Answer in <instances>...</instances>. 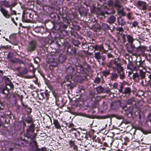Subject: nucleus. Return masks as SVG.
I'll return each mask as SVG.
<instances>
[{"instance_id":"nucleus-1","label":"nucleus","mask_w":151,"mask_h":151,"mask_svg":"<svg viewBox=\"0 0 151 151\" xmlns=\"http://www.w3.org/2000/svg\"><path fill=\"white\" fill-rule=\"evenodd\" d=\"M36 45V42L35 41H31L28 45L27 47V50L29 51H32L35 50Z\"/></svg>"},{"instance_id":"nucleus-2","label":"nucleus","mask_w":151,"mask_h":151,"mask_svg":"<svg viewBox=\"0 0 151 151\" xmlns=\"http://www.w3.org/2000/svg\"><path fill=\"white\" fill-rule=\"evenodd\" d=\"M113 64H114L116 66L115 68H114L117 69H119L120 70H122V68L120 64L118 63L116 61V60L113 61L111 60V62L110 63V65H109L108 67H112Z\"/></svg>"},{"instance_id":"nucleus-3","label":"nucleus","mask_w":151,"mask_h":151,"mask_svg":"<svg viewBox=\"0 0 151 151\" xmlns=\"http://www.w3.org/2000/svg\"><path fill=\"white\" fill-rule=\"evenodd\" d=\"M0 11L6 18L9 19L11 17V15L9 14L8 11L2 7H0Z\"/></svg>"},{"instance_id":"nucleus-4","label":"nucleus","mask_w":151,"mask_h":151,"mask_svg":"<svg viewBox=\"0 0 151 151\" xmlns=\"http://www.w3.org/2000/svg\"><path fill=\"white\" fill-rule=\"evenodd\" d=\"M137 5L140 7H142L143 10H145L146 8V2L142 1H138L137 2Z\"/></svg>"},{"instance_id":"nucleus-5","label":"nucleus","mask_w":151,"mask_h":151,"mask_svg":"<svg viewBox=\"0 0 151 151\" xmlns=\"http://www.w3.org/2000/svg\"><path fill=\"white\" fill-rule=\"evenodd\" d=\"M135 48V46L132 44H130L127 47V51L130 53H132Z\"/></svg>"},{"instance_id":"nucleus-6","label":"nucleus","mask_w":151,"mask_h":151,"mask_svg":"<svg viewBox=\"0 0 151 151\" xmlns=\"http://www.w3.org/2000/svg\"><path fill=\"white\" fill-rule=\"evenodd\" d=\"M4 80L6 85L9 86L10 88L13 87V84L9 78L5 77L4 78Z\"/></svg>"},{"instance_id":"nucleus-7","label":"nucleus","mask_w":151,"mask_h":151,"mask_svg":"<svg viewBox=\"0 0 151 151\" xmlns=\"http://www.w3.org/2000/svg\"><path fill=\"white\" fill-rule=\"evenodd\" d=\"M35 125L34 124H32L29 126V128L27 129V134H29V132H30L32 133L35 131Z\"/></svg>"},{"instance_id":"nucleus-8","label":"nucleus","mask_w":151,"mask_h":151,"mask_svg":"<svg viewBox=\"0 0 151 151\" xmlns=\"http://www.w3.org/2000/svg\"><path fill=\"white\" fill-rule=\"evenodd\" d=\"M117 22L119 25L122 26H123L126 24L125 20L121 17L118 18Z\"/></svg>"},{"instance_id":"nucleus-9","label":"nucleus","mask_w":151,"mask_h":151,"mask_svg":"<svg viewBox=\"0 0 151 151\" xmlns=\"http://www.w3.org/2000/svg\"><path fill=\"white\" fill-rule=\"evenodd\" d=\"M0 3L2 6H4L7 8H9L11 7L13 5L9 4V2L6 1H1Z\"/></svg>"},{"instance_id":"nucleus-10","label":"nucleus","mask_w":151,"mask_h":151,"mask_svg":"<svg viewBox=\"0 0 151 151\" xmlns=\"http://www.w3.org/2000/svg\"><path fill=\"white\" fill-rule=\"evenodd\" d=\"M126 36L127 39V41L130 44H132L134 41V39H133L132 37L129 35H127Z\"/></svg>"},{"instance_id":"nucleus-11","label":"nucleus","mask_w":151,"mask_h":151,"mask_svg":"<svg viewBox=\"0 0 151 151\" xmlns=\"http://www.w3.org/2000/svg\"><path fill=\"white\" fill-rule=\"evenodd\" d=\"M53 124L57 129H60L61 128L60 124H59L58 120L54 119L53 120Z\"/></svg>"},{"instance_id":"nucleus-12","label":"nucleus","mask_w":151,"mask_h":151,"mask_svg":"<svg viewBox=\"0 0 151 151\" xmlns=\"http://www.w3.org/2000/svg\"><path fill=\"white\" fill-rule=\"evenodd\" d=\"M115 17L112 16L109 18L107 20V22L109 23H113L115 21Z\"/></svg>"},{"instance_id":"nucleus-13","label":"nucleus","mask_w":151,"mask_h":151,"mask_svg":"<svg viewBox=\"0 0 151 151\" xmlns=\"http://www.w3.org/2000/svg\"><path fill=\"white\" fill-rule=\"evenodd\" d=\"M34 148L35 151H45L46 150L45 148H42L41 149H38L37 145V143L35 142V146Z\"/></svg>"},{"instance_id":"nucleus-14","label":"nucleus","mask_w":151,"mask_h":151,"mask_svg":"<svg viewBox=\"0 0 151 151\" xmlns=\"http://www.w3.org/2000/svg\"><path fill=\"white\" fill-rule=\"evenodd\" d=\"M94 48L95 49V50L97 51H100L102 50H103L104 49V48L103 47V45H96L94 47Z\"/></svg>"},{"instance_id":"nucleus-15","label":"nucleus","mask_w":151,"mask_h":151,"mask_svg":"<svg viewBox=\"0 0 151 151\" xmlns=\"http://www.w3.org/2000/svg\"><path fill=\"white\" fill-rule=\"evenodd\" d=\"M146 49V47L145 46H140L137 47L136 48L137 52H143Z\"/></svg>"},{"instance_id":"nucleus-16","label":"nucleus","mask_w":151,"mask_h":151,"mask_svg":"<svg viewBox=\"0 0 151 151\" xmlns=\"http://www.w3.org/2000/svg\"><path fill=\"white\" fill-rule=\"evenodd\" d=\"M134 65L135 67V70L139 69V68L142 67L141 64L140 62H136L135 65Z\"/></svg>"},{"instance_id":"nucleus-17","label":"nucleus","mask_w":151,"mask_h":151,"mask_svg":"<svg viewBox=\"0 0 151 151\" xmlns=\"http://www.w3.org/2000/svg\"><path fill=\"white\" fill-rule=\"evenodd\" d=\"M127 68L128 69H129L131 70H135V67L134 65H133L131 64H129L127 65Z\"/></svg>"},{"instance_id":"nucleus-18","label":"nucleus","mask_w":151,"mask_h":151,"mask_svg":"<svg viewBox=\"0 0 151 151\" xmlns=\"http://www.w3.org/2000/svg\"><path fill=\"white\" fill-rule=\"evenodd\" d=\"M96 90L99 93H101L104 92V88L101 86H99L96 88Z\"/></svg>"},{"instance_id":"nucleus-19","label":"nucleus","mask_w":151,"mask_h":151,"mask_svg":"<svg viewBox=\"0 0 151 151\" xmlns=\"http://www.w3.org/2000/svg\"><path fill=\"white\" fill-rule=\"evenodd\" d=\"M119 105V102H114L111 104V106L113 108L115 107V109Z\"/></svg>"},{"instance_id":"nucleus-20","label":"nucleus","mask_w":151,"mask_h":151,"mask_svg":"<svg viewBox=\"0 0 151 151\" xmlns=\"http://www.w3.org/2000/svg\"><path fill=\"white\" fill-rule=\"evenodd\" d=\"M102 27L104 29H109L110 28L106 24L102 23Z\"/></svg>"},{"instance_id":"nucleus-21","label":"nucleus","mask_w":151,"mask_h":151,"mask_svg":"<svg viewBox=\"0 0 151 151\" xmlns=\"http://www.w3.org/2000/svg\"><path fill=\"white\" fill-rule=\"evenodd\" d=\"M14 6V5H13L12 6L9 8L10 12H11V14H10V15H11V16L13 15H17V12L14 10H13L12 9V7H13Z\"/></svg>"},{"instance_id":"nucleus-22","label":"nucleus","mask_w":151,"mask_h":151,"mask_svg":"<svg viewBox=\"0 0 151 151\" xmlns=\"http://www.w3.org/2000/svg\"><path fill=\"white\" fill-rule=\"evenodd\" d=\"M102 73L104 76H106L110 74V71L107 70H103Z\"/></svg>"},{"instance_id":"nucleus-23","label":"nucleus","mask_w":151,"mask_h":151,"mask_svg":"<svg viewBox=\"0 0 151 151\" xmlns=\"http://www.w3.org/2000/svg\"><path fill=\"white\" fill-rule=\"evenodd\" d=\"M139 76L142 78H144L145 77V73L142 70H139Z\"/></svg>"},{"instance_id":"nucleus-24","label":"nucleus","mask_w":151,"mask_h":151,"mask_svg":"<svg viewBox=\"0 0 151 151\" xmlns=\"http://www.w3.org/2000/svg\"><path fill=\"white\" fill-rule=\"evenodd\" d=\"M118 77L117 74L116 73H112L111 78L112 80Z\"/></svg>"},{"instance_id":"nucleus-25","label":"nucleus","mask_w":151,"mask_h":151,"mask_svg":"<svg viewBox=\"0 0 151 151\" xmlns=\"http://www.w3.org/2000/svg\"><path fill=\"white\" fill-rule=\"evenodd\" d=\"M102 78V76H101L100 78L99 77H96L94 80V82L95 83H97L98 84L99 83H100L101 78Z\"/></svg>"},{"instance_id":"nucleus-26","label":"nucleus","mask_w":151,"mask_h":151,"mask_svg":"<svg viewBox=\"0 0 151 151\" xmlns=\"http://www.w3.org/2000/svg\"><path fill=\"white\" fill-rule=\"evenodd\" d=\"M131 92V89L129 88H125L124 93L126 94H129Z\"/></svg>"},{"instance_id":"nucleus-27","label":"nucleus","mask_w":151,"mask_h":151,"mask_svg":"<svg viewBox=\"0 0 151 151\" xmlns=\"http://www.w3.org/2000/svg\"><path fill=\"white\" fill-rule=\"evenodd\" d=\"M95 57L96 58L99 60L101 58L100 53L99 52L95 53Z\"/></svg>"},{"instance_id":"nucleus-28","label":"nucleus","mask_w":151,"mask_h":151,"mask_svg":"<svg viewBox=\"0 0 151 151\" xmlns=\"http://www.w3.org/2000/svg\"><path fill=\"white\" fill-rule=\"evenodd\" d=\"M118 13L119 15L122 16H124L125 15V13L122 9H120L119 10Z\"/></svg>"},{"instance_id":"nucleus-29","label":"nucleus","mask_w":151,"mask_h":151,"mask_svg":"<svg viewBox=\"0 0 151 151\" xmlns=\"http://www.w3.org/2000/svg\"><path fill=\"white\" fill-rule=\"evenodd\" d=\"M26 121L28 123H30L32 121V118L30 116H29L26 118Z\"/></svg>"},{"instance_id":"nucleus-30","label":"nucleus","mask_w":151,"mask_h":151,"mask_svg":"<svg viewBox=\"0 0 151 151\" xmlns=\"http://www.w3.org/2000/svg\"><path fill=\"white\" fill-rule=\"evenodd\" d=\"M134 100L133 98H131L129 99L127 101V104H132Z\"/></svg>"},{"instance_id":"nucleus-31","label":"nucleus","mask_w":151,"mask_h":151,"mask_svg":"<svg viewBox=\"0 0 151 151\" xmlns=\"http://www.w3.org/2000/svg\"><path fill=\"white\" fill-rule=\"evenodd\" d=\"M121 70V72L120 75V78L121 79H122L124 78L125 76L124 72L123 71H122V70Z\"/></svg>"},{"instance_id":"nucleus-32","label":"nucleus","mask_w":151,"mask_h":151,"mask_svg":"<svg viewBox=\"0 0 151 151\" xmlns=\"http://www.w3.org/2000/svg\"><path fill=\"white\" fill-rule=\"evenodd\" d=\"M114 5L116 7H120V5L119 3V2L117 0L115 1L114 3Z\"/></svg>"},{"instance_id":"nucleus-33","label":"nucleus","mask_w":151,"mask_h":151,"mask_svg":"<svg viewBox=\"0 0 151 151\" xmlns=\"http://www.w3.org/2000/svg\"><path fill=\"white\" fill-rule=\"evenodd\" d=\"M138 22L136 21H135L134 22L132 23V26L133 27H135L138 25Z\"/></svg>"},{"instance_id":"nucleus-34","label":"nucleus","mask_w":151,"mask_h":151,"mask_svg":"<svg viewBox=\"0 0 151 151\" xmlns=\"http://www.w3.org/2000/svg\"><path fill=\"white\" fill-rule=\"evenodd\" d=\"M142 132L145 134H147L150 133V131L147 130H142Z\"/></svg>"},{"instance_id":"nucleus-35","label":"nucleus","mask_w":151,"mask_h":151,"mask_svg":"<svg viewBox=\"0 0 151 151\" xmlns=\"http://www.w3.org/2000/svg\"><path fill=\"white\" fill-rule=\"evenodd\" d=\"M138 74L137 73H134L133 75V78L134 79H135L136 78L138 77Z\"/></svg>"},{"instance_id":"nucleus-36","label":"nucleus","mask_w":151,"mask_h":151,"mask_svg":"<svg viewBox=\"0 0 151 151\" xmlns=\"http://www.w3.org/2000/svg\"><path fill=\"white\" fill-rule=\"evenodd\" d=\"M113 2L112 0H110L108 1V5L109 6H111L113 5Z\"/></svg>"},{"instance_id":"nucleus-37","label":"nucleus","mask_w":151,"mask_h":151,"mask_svg":"<svg viewBox=\"0 0 151 151\" xmlns=\"http://www.w3.org/2000/svg\"><path fill=\"white\" fill-rule=\"evenodd\" d=\"M117 30L119 32H122L123 31V28L122 27H117L116 28Z\"/></svg>"},{"instance_id":"nucleus-38","label":"nucleus","mask_w":151,"mask_h":151,"mask_svg":"<svg viewBox=\"0 0 151 151\" xmlns=\"http://www.w3.org/2000/svg\"><path fill=\"white\" fill-rule=\"evenodd\" d=\"M28 72V70L27 69L25 68L22 72V73L23 74L27 73Z\"/></svg>"},{"instance_id":"nucleus-39","label":"nucleus","mask_w":151,"mask_h":151,"mask_svg":"<svg viewBox=\"0 0 151 151\" xmlns=\"http://www.w3.org/2000/svg\"><path fill=\"white\" fill-rule=\"evenodd\" d=\"M4 119V120L5 121H6V119L5 118H3L2 117H1V119H0V127L1 126H2L3 125V123L2 122V119Z\"/></svg>"},{"instance_id":"nucleus-40","label":"nucleus","mask_w":151,"mask_h":151,"mask_svg":"<svg viewBox=\"0 0 151 151\" xmlns=\"http://www.w3.org/2000/svg\"><path fill=\"white\" fill-rule=\"evenodd\" d=\"M117 86H118V83H114L113 84V88H116L117 87Z\"/></svg>"},{"instance_id":"nucleus-41","label":"nucleus","mask_w":151,"mask_h":151,"mask_svg":"<svg viewBox=\"0 0 151 151\" xmlns=\"http://www.w3.org/2000/svg\"><path fill=\"white\" fill-rule=\"evenodd\" d=\"M79 115L80 116H84V117H88V116L86 114H84V113H79Z\"/></svg>"},{"instance_id":"nucleus-42","label":"nucleus","mask_w":151,"mask_h":151,"mask_svg":"<svg viewBox=\"0 0 151 151\" xmlns=\"http://www.w3.org/2000/svg\"><path fill=\"white\" fill-rule=\"evenodd\" d=\"M127 17L129 19H131V17L130 16V13H129L127 14Z\"/></svg>"},{"instance_id":"nucleus-43","label":"nucleus","mask_w":151,"mask_h":151,"mask_svg":"<svg viewBox=\"0 0 151 151\" xmlns=\"http://www.w3.org/2000/svg\"><path fill=\"white\" fill-rule=\"evenodd\" d=\"M11 20H12V21L13 22V23H14V24H15L16 25H17V23H16V22L14 20V18H12H12H11Z\"/></svg>"},{"instance_id":"nucleus-44","label":"nucleus","mask_w":151,"mask_h":151,"mask_svg":"<svg viewBox=\"0 0 151 151\" xmlns=\"http://www.w3.org/2000/svg\"><path fill=\"white\" fill-rule=\"evenodd\" d=\"M122 38L123 40V42H124V43L126 41V40H125V35H123Z\"/></svg>"},{"instance_id":"nucleus-45","label":"nucleus","mask_w":151,"mask_h":151,"mask_svg":"<svg viewBox=\"0 0 151 151\" xmlns=\"http://www.w3.org/2000/svg\"><path fill=\"white\" fill-rule=\"evenodd\" d=\"M148 117V120L151 122V114H150Z\"/></svg>"},{"instance_id":"nucleus-46","label":"nucleus","mask_w":151,"mask_h":151,"mask_svg":"<svg viewBox=\"0 0 151 151\" xmlns=\"http://www.w3.org/2000/svg\"><path fill=\"white\" fill-rule=\"evenodd\" d=\"M107 56L108 58H109L113 57L112 55L110 53H108L107 55Z\"/></svg>"},{"instance_id":"nucleus-47","label":"nucleus","mask_w":151,"mask_h":151,"mask_svg":"<svg viewBox=\"0 0 151 151\" xmlns=\"http://www.w3.org/2000/svg\"><path fill=\"white\" fill-rule=\"evenodd\" d=\"M104 145L106 147L108 146V144L106 142H104Z\"/></svg>"},{"instance_id":"nucleus-48","label":"nucleus","mask_w":151,"mask_h":151,"mask_svg":"<svg viewBox=\"0 0 151 151\" xmlns=\"http://www.w3.org/2000/svg\"><path fill=\"white\" fill-rule=\"evenodd\" d=\"M101 57V59L102 60L104 61L105 60V57H104L103 56H102V57Z\"/></svg>"},{"instance_id":"nucleus-49","label":"nucleus","mask_w":151,"mask_h":151,"mask_svg":"<svg viewBox=\"0 0 151 151\" xmlns=\"http://www.w3.org/2000/svg\"><path fill=\"white\" fill-rule=\"evenodd\" d=\"M148 77L150 79L149 82H150V80H151V73H150V75L148 76Z\"/></svg>"},{"instance_id":"nucleus-50","label":"nucleus","mask_w":151,"mask_h":151,"mask_svg":"<svg viewBox=\"0 0 151 151\" xmlns=\"http://www.w3.org/2000/svg\"><path fill=\"white\" fill-rule=\"evenodd\" d=\"M147 86H149L151 88V82H149L147 84Z\"/></svg>"},{"instance_id":"nucleus-51","label":"nucleus","mask_w":151,"mask_h":151,"mask_svg":"<svg viewBox=\"0 0 151 151\" xmlns=\"http://www.w3.org/2000/svg\"><path fill=\"white\" fill-rule=\"evenodd\" d=\"M106 14H110L111 13V12H109L108 11L106 12Z\"/></svg>"},{"instance_id":"nucleus-52","label":"nucleus","mask_w":151,"mask_h":151,"mask_svg":"<svg viewBox=\"0 0 151 151\" xmlns=\"http://www.w3.org/2000/svg\"><path fill=\"white\" fill-rule=\"evenodd\" d=\"M121 89H120L119 91V92H122V86H121Z\"/></svg>"},{"instance_id":"nucleus-53","label":"nucleus","mask_w":151,"mask_h":151,"mask_svg":"<svg viewBox=\"0 0 151 151\" xmlns=\"http://www.w3.org/2000/svg\"><path fill=\"white\" fill-rule=\"evenodd\" d=\"M148 55L149 57L151 58V53H149Z\"/></svg>"},{"instance_id":"nucleus-54","label":"nucleus","mask_w":151,"mask_h":151,"mask_svg":"<svg viewBox=\"0 0 151 151\" xmlns=\"http://www.w3.org/2000/svg\"><path fill=\"white\" fill-rule=\"evenodd\" d=\"M69 142H70V144H73V142L72 141H69Z\"/></svg>"},{"instance_id":"nucleus-55","label":"nucleus","mask_w":151,"mask_h":151,"mask_svg":"<svg viewBox=\"0 0 151 151\" xmlns=\"http://www.w3.org/2000/svg\"><path fill=\"white\" fill-rule=\"evenodd\" d=\"M110 91V90L109 89L106 91V92L107 93H109Z\"/></svg>"},{"instance_id":"nucleus-56","label":"nucleus","mask_w":151,"mask_h":151,"mask_svg":"<svg viewBox=\"0 0 151 151\" xmlns=\"http://www.w3.org/2000/svg\"><path fill=\"white\" fill-rule=\"evenodd\" d=\"M149 16L151 18V13H150L149 14Z\"/></svg>"},{"instance_id":"nucleus-57","label":"nucleus","mask_w":151,"mask_h":151,"mask_svg":"<svg viewBox=\"0 0 151 151\" xmlns=\"http://www.w3.org/2000/svg\"><path fill=\"white\" fill-rule=\"evenodd\" d=\"M23 124L24 126H26V124L24 122Z\"/></svg>"},{"instance_id":"nucleus-58","label":"nucleus","mask_w":151,"mask_h":151,"mask_svg":"<svg viewBox=\"0 0 151 151\" xmlns=\"http://www.w3.org/2000/svg\"><path fill=\"white\" fill-rule=\"evenodd\" d=\"M149 51L150 52V53H151V49H149Z\"/></svg>"},{"instance_id":"nucleus-59","label":"nucleus","mask_w":151,"mask_h":151,"mask_svg":"<svg viewBox=\"0 0 151 151\" xmlns=\"http://www.w3.org/2000/svg\"><path fill=\"white\" fill-rule=\"evenodd\" d=\"M5 40H6V41H8V39L7 38H6L5 39Z\"/></svg>"},{"instance_id":"nucleus-60","label":"nucleus","mask_w":151,"mask_h":151,"mask_svg":"<svg viewBox=\"0 0 151 151\" xmlns=\"http://www.w3.org/2000/svg\"><path fill=\"white\" fill-rule=\"evenodd\" d=\"M3 72L2 71L0 70V73H2Z\"/></svg>"},{"instance_id":"nucleus-61","label":"nucleus","mask_w":151,"mask_h":151,"mask_svg":"<svg viewBox=\"0 0 151 151\" xmlns=\"http://www.w3.org/2000/svg\"><path fill=\"white\" fill-rule=\"evenodd\" d=\"M149 49H151V45L149 47Z\"/></svg>"},{"instance_id":"nucleus-62","label":"nucleus","mask_w":151,"mask_h":151,"mask_svg":"<svg viewBox=\"0 0 151 151\" xmlns=\"http://www.w3.org/2000/svg\"><path fill=\"white\" fill-rule=\"evenodd\" d=\"M16 20H18V17H16Z\"/></svg>"},{"instance_id":"nucleus-63","label":"nucleus","mask_w":151,"mask_h":151,"mask_svg":"<svg viewBox=\"0 0 151 151\" xmlns=\"http://www.w3.org/2000/svg\"><path fill=\"white\" fill-rule=\"evenodd\" d=\"M150 151H151V146L150 147Z\"/></svg>"},{"instance_id":"nucleus-64","label":"nucleus","mask_w":151,"mask_h":151,"mask_svg":"<svg viewBox=\"0 0 151 151\" xmlns=\"http://www.w3.org/2000/svg\"><path fill=\"white\" fill-rule=\"evenodd\" d=\"M150 133H151V131H150Z\"/></svg>"}]
</instances>
